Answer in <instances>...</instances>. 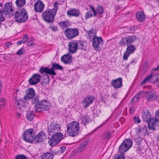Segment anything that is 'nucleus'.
I'll return each instance as SVG.
<instances>
[{
	"instance_id": "nucleus-51",
	"label": "nucleus",
	"mask_w": 159,
	"mask_h": 159,
	"mask_svg": "<svg viewBox=\"0 0 159 159\" xmlns=\"http://www.w3.org/2000/svg\"><path fill=\"white\" fill-rule=\"evenodd\" d=\"M50 29L53 31H56L58 30L57 27L54 26L53 25H51L49 26Z\"/></svg>"
},
{
	"instance_id": "nucleus-38",
	"label": "nucleus",
	"mask_w": 159,
	"mask_h": 159,
	"mask_svg": "<svg viewBox=\"0 0 159 159\" xmlns=\"http://www.w3.org/2000/svg\"><path fill=\"white\" fill-rule=\"evenodd\" d=\"M50 79L49 76L46 75L44 77V79L42 82L43 85H46L48 84H49V82Z\"/></svg>"
},
{
	"instance_id": "nucleus-37",
	"label": "nucleus",
	"mask_w": 159,
	"mask_h": 159,
	"mask_svg": "<svg viewBox=\"0 0 159 159\" xmlns=\"http://www.w3.org/2000/svg\"><path fill=\"white\" fill-rule=\"evenodd\" d=\"M34 113L29 112H27L26 114V118L28 120L30 121H31L34 119Z\"/></svg>"
},
{
	"instance_id": "nucleus-27",
	"label": "nucleus",
	"mask_w": 159,
	"mask_h": 159,
	"mask_svg": "<svg viewBox=\"0 0 159 159\" xmlns=\"http://www.w3.org/2000/svg\"><path fill=\"white\" fill-rule=\"evenodd\" d=\"M53 155L50 152L44 153L41 156V159H53Z\"/></svg>"
},
{
	"instance_id": "nucleus-45",
	"label": "nucleus",
	"mask_w": 159,
	"mask_h": 159,
	"mask_svg": "<svg viewBox=\"0 0 159 159\" xmlns=\"http://www.w3.org/2000/svg\"><path fill=\"white\" fill-rule=\"evenodd\" d=\"M33 39L32 38H29L28 40L27 45L29 46L34 45V43L33 42Z\"/></svg>"
},
{
	"instance_id": "nucleus-17",
	"label": "nucleus",
	"mask_w": 159,
	"mask_h": 159,
	"mask_svg": "<svg viewBox=\"0 0 159 159\" xmlns=\"http://www.w3.org/2000/svg\"><path fill=\"white\" fill-rule=\"evenodd\" d=\"M77 43L75 42H70L69 43V52L71 54L75 53L77 50L78 47Z\"/></svg>"
},
{
	"instance_id": "nucleus-64",
	"label": "nucleus",
	"mask_w": 159,
	"mask_h": 159,
	"mask_svg": "<svg viewBox=\"0 0 159 159\" xmlns=\"http://www.w3.org/2000/svg\"><path fill=\"white\" fill-rule=\"evenodd\" d=\"M60 148L62 150V152H63L64 151H65L66 149V148L65 147H61Z\"/></svg>"
},
{
	"instance_id": "nucleus-33",
	"label": "nucleus",
	"mask_w": 159,
	"mask_h": 159,
	"mask_svg": "<svg viewBox=\"0 0 159 159\" xmlns=\"http://www.w3.org/2000/svg\"><path fill=\"white\" fill-rule=\"evenodd\" d=\"M14 8L11 2H7L4 6L2 10H14Z\"/></svg>"
},
{
	"instance_id": "nucleus-9",
	"label": "nucleus",
	"mask_w": 159,
	"mask_h": 159,
	"mask_svg": "<svg viewBox=\"0 0 159 159\" xmlns=\"http://www.w3.org/2000/svg\"><path fill=\"white\" fill-rule=\"evenodd\" d=\"M64 33L66 37L69 39L74 38L77 36L79 34L78 30L76 28H67Z\"/></svg>"
},
{
	"instance_id": "nucleus-42",
	"label": "nucleus",
	"mask_w": 159,
	"mask_h": 159,
	"mask_svg": "<svg viewBox=\"0 0 159 159\" xmlns=\"http://www.w3.org/2000/svg\"><path fill=\"white\" fill-rule=\"evenodd\" d=\"M88 34V35L89 37H91V35L93 34H95L96 33V32L94 28L93 27L92 29H90L89 31H86Z\"/></svg>"
},
{
	"instance_id": "nucleus-62",
	"label": "nucleus",
	"mask_w": 159,
	"mask_h": 159,
	"mask_svg": "<svg viewBox=\"0 0 159 159\" xmlns=\"http://www.w3.org/2000/svg\"><path fill=\"white\" fill-rule=\"evenodd\" d=\"M159 70V64L158 65L157 67L155 68H153L152 69V70L156 71Z\"/></svg>"
},
{
	"instance_id": "nucleus-1",
	"label": "nucleus",
	"mask_w": 159,
	"mask_h": 159,
	"mask_svg": "<svg viewBox=\"0 0 159 159\" xmlns=\"http://www.w3.org/2000/svg\"><path fill=\"white\" fill-rule=\"evenodd\" d=\"M60 128V125L54 122H52L50 125L48 126V134L49 135L51 136L48 141L50 146L53 147L57 145L63 139V134L57 132Z\"/></svg>"
},
{
	"instance_id": "nucleus-30",
	"label": "nucleus",
	"mask_w": 159,
	"mask_h": 159,
	"mask_svg": "<svg viewBox=\"0 0 159 159\" xmlns=\"http://www.w3.org/2000/svg\"><path fill=\"white\" fill-rule=\"evenodd\" d=\"M80 14L79 11H67V15L70 17H78L79 16Z\"/></svg>"
},
{
	"instance_id": "nucleus-39",
	"label": "nucleus",
	"mask_w": 159,
	"mask_h": 159,
	"mask_svg": "<svg viewBox=\"0 0 159 159\" xmlns=\"http://www.w3.org/2000/svg\"><path fill=\"white\" fill-rule=\"evenodd\" d=\"M155 117L154 118V125H155L157 121H159V110L156 111L155 113Z\"/></svg>"
},
{
	"instance_id": "nucleus-40",
	"label": "nucleus",
	"mask_w": 159,
	"mask_h": 159,
	"mask_svg": "<svg viewBox=\"0 0 159 159\" xmlns=\"http://www.w3.org/2000/svg\"><path fill=\"white\" fill-rule=\"evenodd\" d=\"M4 12L6 16L11 17L14 14L13 11H3Z\"/></svg>"
},
{
	"instance_id": "nucleus-53",
	"label": "nucleus",
	"mask_w": 159,
	"mask_h": 159,
	"mask_svg": "<svg viewBox=\"0 0 159 159\" xmlns=\"http://www.w3.org/2000/svg\"><path fill=\"white\" fill-rule=\"evenodd\" d=\"M92 16V13H91V11H87L86 14V18L88 19L90 18Z\"/></svg>"
},
{
	"instance_id": "nucleus-21",
	"label": "nucleus",
	"mask_w": 159,
	"mask_h": 159,
	"mask_svg": "<svg viewBox=\"0 0 159 159\" xmlns=\"http://www.w3.org/2000/svg\"><path fill=\"white\" fill-rule=\"evenodd\" d=\"M39 72L41 74L46 73L48 75H52V73H53V71H52L51 68H49L48 67H44L42 66L39 70Z\"/></svg>"
},
{
	"instance_id": "nucleus-5",
	"label": "nucleus",
	"mask_w": 159,
	"mask_h": 159,
	"mask_svg": "<svg viewBox=\"0 0 159 159\" xmlns=\"http://www.w3.org/2000/svg\"><path fill=\"white\" fill-rule=\"evenodd\" d=\"M35 135L34 130L30 129L25 131L23 134V139L26 142L30 143L34 142Z\"/></svg>"
},
{
	"instance_id": "nucleus-34",
	"label": "nucleus",
	"mask_w": 159,
	"mask_h": 159,
	"mask_svg": "<svg viewBox=\"0 0 159 159\" xmlns=\"http://www.w3.org/2000/svg\"><path fill=\"white\" fill-rule=\"evenodd\" d=\"M15 3L18 7H22L25 4V0H16Z\"/></svg>"
},
{
	"instance_id": "nucleus-31",
	"label": "nucleus",
	"mask_w": 159,
	"mask_h": 159,
	"mask_svg": "<svg viewBox=\"0 0 159 159\" xmlns=\"http://www.w3.org/2000/svg\"><path fill=\"white\" fill-rule=\"evenodd\" d=\"M142 93V92H140L135 95L131 101V104L133 105L134 103L138 102L139 98Z\"/></svg>"
},
{
	"instance_id": "nucleus-4",
	"label": "nucleus",
	"mask_w": 159,
	"mask_h": 159,
	"mask_svg": "<svg viewBox=\"0 0 159 159\" xmlns=\"http://www.w3.org/2000/svg\"><path fill=\"white\" fill-rule=\"evenodd\" d=\"M14 18L17 22L22 23L25 22L28 18L26 11H16L14 14Z\"/></svg>"
},
{
	"instance_id": "nucleus-22",
	"label": "nucleus",
	"mask_w": 159,
	"mask_h": 159,
	"mask_svg": "<svg viewBox=\"0 0 159 159\" xmlns=\"http://www.w3.org/2000/svg\"><path fill=\"white\" fill-rule=\"evenodd\" d=\"M34 10H43L44 7V5L43 2L40 0H38V1L34 3Z\"/></svg>"
},
{
	"instance_id": "nucleus-23",
	"label": "nucleus",
	"mask_w": 159,
	"mask_h": 159,
	"mask_svg": "<svg viewBox=\"0 0 159 159\" xmlns=\"http://www.w3.org/2000/svg\"><path fill=\"white\" fill-rule=\"evenodd\" d=\"M51 69L52 71L53 72V73H52V76H53L57 74V73L55 72V70H63V67L59 64L54 63L52 64V67L51 68Z\"/></svg>"
},
{
	"instance_id": "nucleus-3",
	"label": "nucleus",
	"mask_w": 159,
	"mask_h": 159,
	"mask_svg": "<svg viewBox=\"0 0 159 159\" xmlns=\"http://www.w3.org/2000/svg\"><path fill=\"white\" fill-rule=\"evenodd\" d=\"M142 116L143 120L148 122V128L150 130H154L156 125H154V118L152 117L149 110H147L144 113H143Z\"/></svg>"
},
{
	"instance_id": "nucleus-7",
	"label": "nucleus",
	"mask_w": 159,
	"mask_h": 159,
	"mask_svg": "<svg viewBox=\"0 0 159 159\" xmlns=\"http://www.w3.org/2000/svg\"><path fill=\"white\" fill-rule=\"evenodd\" d=\"M133 142L130 139H125L119 147V152L124 154L132 146Z\"/></svg>"
},
{
	"instance_id": "nucleus-8",
	"label": "nucleus",
	"mask_w": 159,
	"mask_h": 159,
	"mask_svg": "<svg viewBox=\"0 0 159 159\" xmlns=\"http://www.w3.org/2000/svg\"><path fill=\"white\" fill-rule=\"evenodd\" d=\"M136 36L135 35H128L123 37L121 40L119 42L120 46H125L126 45H131L136 39Z\"/></svg>"
},
{
	"instance_id": "nucleus-26",
	"label": "nucleus",
	"mask_w": 159,
	"mask_h": 159,
	"mask_svg": "<svg viewBox=\"0 0 159 159\" xmlns=\"http://www.w3.org/2000/svg\"><path fill=\"white\" fill-rule=\"evenodd\" d=\"M154 74V73L153 72H151L150 74H149L142 81L140 84L141 85H143L144 84L148 83V81H149L153 77Z\"/></svg>"
},
{
	"instance_id": "nucleus-41",
	"label": "nucleus",
	"mask_w": 159,
	"mask_h": 159,
	"mask_svg": "<svg viewBox=\"0 0 159 159\" xmlns=\"http://www.w3.org/2000/svg\"><path fill=\"white\" fill-rule=\"evenodd\" d=\"M113 159H125L124 155L123 153L116 154Z\"/></svg>"
},
{
	"instance_id": "nucleus-56",
	"label": "nucleus",
	"mask_w": 159,
	"mask_h": 159,
	"mask_svg": "<svg viewBox=\"0 0 159 159\" xmlns=\"http://www.w3.org/2000/svg\"><path fill=\"white\" fill-rule=\"evenodd\" d=\"M96 10H103V8L101 5H98L96 7Z\"/></svg>"
},
{
	"instance_id": "nucleus-46",
	"label": "nucleus",
	"mask_w": 159,
	"mask_h": 159,
	"mask_svg": "<svg viewBox=\"0 0 159 159\" xmlns=\"http://www.w3.org/2000/svg\"><path fill=\"white\" fill-rule=\"evenodd\" d=\"M39 99L38 96L35 97L32 100V103L33 104L37 103L39 101Z\"/></svg>"
},
{
	"instance_id": "nucleus-13",
	"label": "nucleus",
	"mask_w": 159,
	"mask_h": 159,
	"mask_svg": "<svg viewBox=\"0 0 159 159\" xmlns=\"http://www.w3.org/2000/svg\"><path fill=\"white\" fill-rule=\"evenodd\" d=\"M46 134L43 131L39 132L36 136H34V143H38L43 142L46 139Z\"/></svg>"
},
{
	"instance_id": "nucleus-63",
	"label": "nucleus",
	"mask_w": 159,
	"mask_h": 159,
	"mask_svg": "<svg viewBox=\"0 0 159 159\" xmlns=\"http://www.w3.org/2000/svg\"><path fill=\"white\" fill-rule=\"evenodd\" d=\"M159 81V73L157 75V77L155 79L154 82L156 83Z\"/></svg>"
},
{
	"instance_id": "nucleus-48",
	"label": "nucleus",
	"mask_w": 159,
	"mask_h": 159,
	"mask_svg": "<svg viewBox=\"0 0 159 159\" xmlns=\"http://www.w3.org/2000/svg\"><path fill=\"white\" fill-rule=\"evenodd\" d=\"M15 159H27V157L24 155H18L15 158Z\"/></svg>"
},
{
	"instance_id": "nucleus-20",
	"label": "nucleus",
	"mask_w": 159,
	"mask_h": 159,
	"mask_svg": "<svg viewBox=\"0 0 159 159\" xmlns=\"http://www.w3.org/2000/svg\"><path fill=\"white\" fill-rule=\"evenodd\" d=\"M72 56L68 54L61 57V61L65 64H70L72 60Z\"/></svg>"
},
{
	"instance_id": "nucleus-55",
	"label": "nucleus",
	"mask_w": 159,
	"mask_h": 159,
	"mask_svg": "<svg viewBox=\"0 0 159 159\" xmlns=\"http://www.w3.org/2000/svg\"><path fill=\"white\" fill-rule=\"evenodd\" d=\"M122 5H120L118 6H116L115 7V9H117V10H118L119 9H122V10H124L126 8V7H122Z\"/></svg>"
},
{
	"instance_id": "nucleus-58",
	"label": "nucleus",
	"mask_w": 159,
	"mask_h": 159,
	"mask_svg": "<svg viewBox=\"0 0 159 159\" xmlns=\"http://www.w3.org/2000/svg\"><path fill=\"white\" fill-rule=\"evenodd\" d=\"M135 111V108L134 107H131L129 110V112L130 114H133Z\"/></svg>"
},
{
	"instance_id": "nucleus-10",
	"label": "nucleus",
	"mask_w": 159,
	"mask_h": 159,
	"mask_svg": "<svg viewBox=\"0 0 159 159\" xmlns=\"http://www.w3.org/2000/svg\"><path fill=\"white\" fill-rule=\"evenodd\" d=\"M52 11H45L43 12V18L46 22L52 23L54 21V15Z\"/></svg>"
},
{
	"instance_id": "nucleus-25",
	"label": "nucleus",
	"mask_w": 159,
	"mask_h": 159,
	"mask_svg": "<svg viewBox=\"0 0 159 159\" xmlns=\"http://www.w3.org/2000/svg\"><path fill=\"white\" fill-rule=\"evenodd\" d=\"M145 97L147 101H150L157 98L155 94L152 92H146L145 93Z\"/></svg>"
},
{
	"instance_id": "nucleus-44",
	"label": "nucleus",
	"mask_w": 159,
	"mask_h": 159,
	"mask_svg": "<svg viewBox=\"0 0 159 159\" xmlns=\"http://www.w3.org/2000/svg\"><path fill=\"white\" fill-rule=\"evenodd\" d=\"M133 120L134 122L135 123H139L141 122L140 120L139 119V116H137L134 117Z\"/></svg>"
},
{
	"instance_id": "nucleus-15",
	"label": "nucleus",
	"mask_w": 159,
	"mask_h": 159,
	"mask_svg": "<svg viewBox=\"0 0 159 159\" xmlns=\"http://www.w3.org/2000/svg\"><path fill=\"white\" fill-rule=\"evenodd\" d=\"M41 77L39 74H35L29 80V82L31 85L36 84L40 82Z\"/></svg>"
},
{
	"instance_id": "nucleus-32",
	"label": "nucleus",
	"mask_w": 159,
	"mask_h": 159,
	"mask_svg": "<svg viewBox=\"0 0 159 159\" xmlns=\"http://www.w3.org/2000/svg\"><path fill=\"white\" fill-rule=\"evenodd\" d=\"M77 43L78 49L86 50V46L84 42L79 41Z\"/></svg>"
},
{
	"instance_id": "nucleus-24",
	"label": "nucleus",
	"mask_w": 159,
	"mask_h": 159,
	"mask_svg": "<svg viewBox=\"0 0 159 159\" xmlns=\"http://www.w3.org/2000/svg\"><path fill=\"white\" fill-rule=\"evenodd\" d=\"M15 94L16 95L15 100H17V101L15 103V106L16 107H17V108H20V105H22L24 101L23 100L21 99L20 97H19L17 93H14V96Z\"/></svg>"
},
{
	"instance_id": "nucleus-18",
	"label": "nucleus",
	"mask_w": 159,
	"mask_h": 159,
	"mask_svg": "<svg viewBox=\"0 0 159 159\" xmlns=\"http://www.w3.org/2000/svg\"><path fill=\"white\" fill-rule=\"evenodd\" d=\"M26 92V95L23 98L26 100L31 99L35 94L34 91L32 88H30L27 89Z\"/></svg>"
},
{
	"instance_id": "nucleus-49",
	"label": "nucleus",
	"mask_w": 159,
	"mask_h": 159,
	"mask_svg": "<svg viewBox=\"0 0 159 159\" xmlns=\"http://www.w3.org/2000/svg\"><path fill=\"white\" fill-rule=\"evenodd\" d=\"M93 13V15L95 16H96L97 14H98L100 15L102 14L103 12V11H92Z\"/></svg>"
},
{
	"instance_id": "nucleus-11",
	"label": "nucleus",
	"mask_w": 159,
	"mask_h": 159,
	"mask_svg": "<svg viewBox=\"0 0 159 159\" xmlns=\"http://www.w3.org/2000/svg\"><path fill=\"white\" fill-rule=\"evenodd\" d=\"M93 36H94L92 41L93 46L94 49L97 51H99L101 49V47L100 46L103 43V40L101 37H98L94 35H93Z\"/></svg>"
},
{
	"instance_id": "nucleus-16",
	"label": "nucleus",
	"mask_w": 159,
	"mask_h": 159,
	"mask_svg": "<svg viewBox=\"0 0 159 159\" xmlns=\"http://www.w3.org/2000/svg\"><path fill=\"white\" fill-rule=\"evenodd\" d=\"M111 84L116 89L121 88L123 85L122 78L120 77L113 80L111 83Z\"/></svg>"
},
{
	"instance_id": "nucleus-60",
	"label": "nucleus",
	"mask_w": 159,
	"mask_h": 159,
	"mask_svg": "<svg viewBox=\"0 0 159 159\" xmlns=\"http://www.w3.org/2000/svg\"><path fill=\"white\" fill-rule=\"evenodd\" d=\"M89 9H91V10H96V9H95L94 6L91 5H90V4L89 5Z\"/></svg>"
},
{
	"instance_id": "nucleus-36",
	"label": "nucleus",
	"mask_w": 159,
	"mask_h": 159,
	"mask_svg": "<svg viewBox=\"0 0 159 159\" xmlns=\"http://www.w3.org/2000/svg\"><path fill=\"white\" fill-rule=\"evenodd\" d=\"M26 101V100L25 101L22 105H20V109L22 110V111H27L26 110L27 109V107L28 106V104Z\"/></svg>"
},
{
	"instance_id": "nucleus-2",
	"label": "nucleus",
	"mask_w": 159,
	"mask_h": 159,
	"mask_svg": "<svg viewBox=\"0 0 159 159\" xmlns=\"http://www.w3.org/2000/svg\"><path fill=\"white\" fill-rule=\"evenodd\" d=\"M79 124L78 122L73 121L67 125V131L70 136L73 137L76 136L79 134Z\"/></svg>"
},
{
	"instance_id": "nucleus-57",
	"label": "nucleus",
	"mask_w": 159,
	"mask_h": 159,
	"mask_svg": "<svg viewBox=\"0 0 159 159\" xmlns=\"http://www.w3.org/2000/svg\"><path fill=\"white\" fill-rule=\"evenodd\" d=\"M26 42L25 40L22 39V40L20 41H17V44L18 45H20L22 43H25Z\"/></svg>"
},
{
	"instance_id": "nucleus-29",
	"label": "nucleus",
	"mask_w": 159,
	"mask_h": 159,
	"mask_svg": "<svg viewBox=\"0 0 159 159\" xmlns=\"http://www.w3.org/2000/svg\"><path fill=\"white\" fill-rule=\"evenodd\" d=\"M88 144V142L87 141H84L78 147L77 151L79 152H80L83 151L85 148V147L87 146Z\"/></svg>"
},
{
	"instance_id": "nucleus-50",
	"label": "nucleus",
	"mask_w": 159,
	"mask_h": 159,
	"mask_svg": "<svg viewBox=\"0 0 159 159\" xmlns=\"http://www.w3.org/2000/svg\"><path fill=\"white\" fill-rule=\"evenodd\" d=\"M58 3L56 2H55L53 4V6L54 7V8L52 9L48 8L47 10H57L58 9Z\"/></svg>"
},
{
	"instance_id": "nucleus-28",
	"label": "nucleus",
	"mask_w": 159,
	"mask_h": 159,
	"mask_svg": "<svg viewBox=\"0 0 159 159\" xmlns=\"http://www.w3.org/2000/svg\"><path fill=\"white\" fill-rule=\"evenodd\" d=\"M58 24L62 29L66 28L70 25V21L68 20L59 22H58Z\"/></svg>"
},
{
	"instance_id": "nucleus-14",
	"label": "nucleus",
	"mask_w": 159,
	"mask_h": 159,
	"mask_svg": "<svg viewBox=\"0 0 159 159\" xmlns=\"http://www.w3.org/2000/svg\"><path fill=\"white\" fill-rule=\"evenodd\" d=\"M95 99L94 96L89 95L84 98L83 101L81 102L84 108L87 107Z\"/></svg>"
},
{
	"instance_id": "nucleus-6",
	"label": "nucleus",
	"mask_w": 159,
	"mask_h": 159,
	"mask_svg": "<svg viewBox=\"0 0 159 159\" xmlns=\"http://www.w3.org/2000/svg\"><path fill=\"white\" fill-rule=\"evenodd\" d=\"M49 104L46 100L41 101L36 104L34 106V111L36 112H40L47 110Z\"/></svg>"
},
{
	"instance_id": "nucleus-59",
	"label": "nucleus",
	"mask_w": 159,
	"mask_h": 159,
	"mask_svg": "<svg viewBox=\"0 0 159 159\" xmlns=\"http://www.w3.org/2000/svg\"><path fill=\"white\" fill-rule=\"evenodd\" d=\"M28 35H25L23 38V39L25 40L26 42L27 41V39L28 38Z\"/></svg>"
},
{
	"instance_id": "nucleus-19",
	"label": "nucleus",
	"mask_w": 159,
	"mask_h": 159,
	"mask_svg": "<svg viewBox=\"0 0 159 159\" xmlns=\"http://www.w3.org/2000/svg\"><path fill=\"white\" fill-rule=\"evenodd\" d=\"M137 19L140 22L144 21L146 18V15L143 11H138L136 13Z\"/></svg>"
},
{
	"instance_id": "nucleus-54",
	"label": "nucleus",
	"mask_w": 159,
	"mask_h": 159,
	"mask_svg": "<svg viewBox=\"0 0 159 159\" xmlns=\"http://www.w3.org/2000/svg\"><path fill=\"white\" fill-rule=\"evenodd\" d=\"M6 103L5 100V99H0V106L2 107L3 106H4Z\"/></svg>"
},
{
	"instance_id": "nucleus-61",
	"label": "nucleus",
	"mask_w": 159,
	"mask_h": 159,
	"mask_svg": "<svg viewBox=\"0 0 159 159\" xmlns=\"http://www.w3.org/2000/svg\"><path fill=\"white\" fill-rule=\"evenodd\" d=\"M12 44V43H11V42H8L6 43V46L7 48H9V46Z\"/></svg>"
},
{
	"instance_id": "nucleus-12",
	"label": "nucleus",
	"mask_w": 159,
	"mask_h": 159,
	"mask_svg": "<svg viewBox=\"0 0 159 159\" xmlns=\"http://www.w3.org/2000/svg\"><path fill=\"white\" fill-rule=\"evenodd\" d=\"M127 46L126 52L123 55V59L124 60H127L130 55L133 54L136 50L135 46L133 45Z\"/></svg>"
},
{
	"instance_id": "nucleus-52",
	"label": "nucleus",
	"mask_w": 159,
	"mask_h": 159,
	"mask_svg": "<svg viewBox=\"0 0 159 159\" xmlns=\"http://www.w3.org/2000/svg\"><path fill=\"white\" fill-rule=\"evenodd\" d=\"M25 51L23 48L19 49L16 52V54L18 55H20L24 53Z\"/></svg>"
},
{
	"instance_id": "nucleus-47",
	"label": "nucleus",
	"mask_w": 159,
	"mask_h": 159,
	"mask_svg": "<svg viewBox=\"0 0 159 159\" xmlns=\"http://www.w3.org/2000/svg\"><path fill=\"white\" fill-rule=\"evenodd\" d=\"M3 11H0V22H2L5 20V18L3 16Z\"/></svg>"
},
{
	"instance_id": "nucleus-35",
	"label": "nucleus",
	"mask_w": 159,
	"mask_h": 159,
	"mask_svg": "<svg viewBox=\"0 0 159 159\" xmlns=\"http://www.w3.org/2000/svg\"><path fill=\"white\" fill-rule=\"evenodd\" d=\"M81 123L84 125L89 123L90 119L88 115H85L83 116L81 119Z\"/></svg>"
},
{
	"instance_id": "nucleus-43",
	"label": "nucleus",
	"mask_w": 159,
	"mask_h": 159,
	"mask_svg": "<svg viewBox=\"0 0 159 159\" xmlns=\"http://www.w3.org/2000/svg\"><path fill=\"white\" fill-rule=\"evenodd\" d=\"M111 133L110 132L107 131L103 135V137L104 139H109L111 136Z\"/></svg>"
}]
</instances>
